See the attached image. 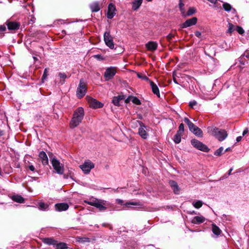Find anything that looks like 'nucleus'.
Wrapping results in <instances>:
<instances>
[{
  "label": "nucleus",
  "mask_w": 249,
  "mask_h": 249,
  "mask_svg": "<svg viewBox=\"0 0 249 249\" xmlns=\"http://www.w3.org/2000/svg\"><path fill=\"white\" fill-rule=\"evenodd\" d=\"M85 203L98 208L100 211H105L107 209L114 210V205L109 202L103 199L92 197L89 200H84Z\"/></svg>",
  "instance_id": "nucleus-1"
},
{
  "label": "nucleus",
  "mask_w": 249,
  "mask_h": 249,
  "mask_svg": "<svg viewBox=\"0 0 249 249\" xmlns=\"http://www.w3.org/2000/svg\"><path fill=\"white\" fill-rule=\"evenodd\" d=\"M84 116V109L79 107L74 111L70 123V127L74 128L77 127L81 122Z\"/></svg>",
  "instance_id": "nucleus-2"
},
{
  "label": "nucleus",
  "mask_w": 249,
  "mask_h": 249,
  "mask_svg": "<svg viewBox=\"0 0 249 249\" xmlns=\"http://www.w3.org/2000/svg\"><path fill=\"white\" fill-rule=\"evenodd\" d=\"M207 131L210 134L215 137L219 141H224L228 136V134L225 130L219 129L214 126L208 127Z\"/></svg>",
  "instance_id": "nucleus-3"
},
{
  "label": "nucleus",
  "mask_w": 249,
  "mask_h": 249,
  "mask_svg": "<svg viewBox=\"0 0 249 249\" xmlns=\"http://www.w3.org/2000/svg\"><path fill=\"white\" fill-rule=\"evenodd\" d=\"M184 122L188 125L189 130L197 137H202V131L197 126H196L187 118L184 119Z\"/></svg>",
  "instance_id": "nucleus-4"
},
{
  "label": "nucleus",
  "mask_w": 249,
  "mask_h": 249,
  "mask_svg": "<svg viewBox=\"0 0 249 249\" xmlns=\"http://www.w3.org/2000/svg\"><path fill=\"white\" fill-rule=\"evenodd\" d=\"M51 163L56 173L59 175L63 174L64 172V167L63 164L61 163L59 161L55 158L52 159Z\"/></svg>",
  "instance_id": "nucleus-5"
},
{
  "label": "nucleus",
  "mask_w": 249,
  "mask_h": 249,
  "mask_svg": "<svg viewBox=\"0 0 249 249\" xmlns=\"http://www.w3.org/2000/svg\"><path fill=\"white\" fill-rule=\"evenodd\" d=\"M80 167L85 174H88L94 167V164L89 160H86Z\"/></svg>",
  "instance_id": "nucleus-6"
},
{
  "label": "nucleus",
  "mask_w": 249,
  "mask_h": 249,
  "mask_svg": "<svg viewBox=\"0 0 249 249\" xmlns=\"http://www.w3.org/2000/svg\"><path fill=\"white\" fill-rule=\"evenodd\" d=\"M191 144L194 147L203 152H208L209 150V148L206 145L196 139L192 140Z\"/></svg>",
  "instance_id": "nucleus-7"
},
{
  "label": "nucleus",
  "mask_w": 249,
  "mask_h": 249,
  "mask_svg": "<svg viewBox=\"0 0 249 249\" xmlns=\"http://www.w3.org/2000/svg\"><path fill=\"white\" fill-rule=\"evenodd\" d=\"M104 39L106 45L110 49H113L114 48L113 37L110 35L109 32L106 31L105 32L104 34Z\"/></svg>",
  "instance_id": "nucleus-8"
},
{
  "label": "nucleus",
  "mask_w": 249,
  "mask_h": 249,
  "mask_svg": "<svg viewBox=\"0 0 249 249\" xmlns=\"http://www.w3.org/2000/svg\"><path fill=\"white\" fill-rule=\"evenodd\" d=\"M86 90L87 88L86 85L84 84L83 81L81 80L77 89V97L79 98L83 97L86 93Z\"/></svg>",
  "instance_id": "nucleus-9"
},
{
  "label": "nucleus",
  "mask_w": 249,
  "mask_h": 249,
  "mask_svg": "<svg viewBox=\"0 0 249 249\" xmlns=\"http://www.w3.org/2000/svg\"><path fill=\"white\" fill-rule=\"evenodd\" d=\"M87 100L89 104V107L93 108H101L103 106V104L98 101L95 99L90 97H87Z\"/></svg>",
  "instance_id": "nucleus-10"
},
{
  "label": "nucleus",
  "mask_w": 249,
  "mask_h": 249,
  "mask_svg": "<svg viewBox=\"0 0 249 249\" xmlns=\"http://www.w3.org/2000/svg\"><path fill=\"white\" fill-rule=\"evenodd\" d=\"M116 73V68L114 67H109L107 69L104 73V77L106 80L108 81L111 79Z\"/></svg>",
  "instance_id": "nucleus-11"
},
{
  "label": "nucleus",
  "mask_w": 249,
  "mask_h": 249,
  "mask_svg": "<svg viewBox=\"0 0 249 249\" xmlns=\"http://www.w3.org/2000/svg\"><path fill=\"white\" fill-rule=\"evenodd\" d=\"M197 21V19L196 17L187 19L181 25V27L185 28L194 25L196 23Z\"/></svg>",
  "instance_id": "nucleus-12"
},
{
  "label": "nucleus",
  "mask_w": 249,
  "mask_h": 249,
  "mask_svg": "<svg viewBox=\"0 0 249 249\" xmlns=\"http://www.w3.org/2000/svg\"><path fill=\"white\" fill-rule=\"evenodd\" d=\"M116 8L114 4L110 3L108 6L107 17L108 18H112L115 15Z\"/></svg>",
  "instance_id": "nucleus-13"
},
{
  "label": "nucleus",
  "mask_w": 249,
  "mask_h": 249,
  "mask_svg": "<svg viewBox=\"0 0 249 249\" xmlns=\"http://www.w3.org/2000/svg\"><path fill=\"white\" fill-rule=\"evenodd\" d=\"M6 24L10 30H16L19 28L20 24L14 21H7Z\"/></svg>",
  "instance_id": "nucleus-14"
},
{
  "label": "nucleus",
  "mask_w": 249,
  "mask_h": 249,
  "mask_svg": "<svg viewBox=\"0 0 249 249\" xmlns=\"http://www.w3.org/2000/svg\"><path fill=\"white\" fill-rule=\"evenodd\" d=\"M206 218L202 215L196 216L192 219L191 222L194 224H199L204 222Z\"/></svg>",
  "instance_id": "nucleus-15"
},
{
  "label": "nucleus",
  "mask_w": 249,
  "mask_h": 249,
  "mask_svg": "<svg viewBox=\"0 0 249 249\" xmlns=\"http://www.w3.org/2000/svg\"><path fill=\"white\" fill-rule=\"evenodd\" d=\"M147 49L150 51H155L158 47V44L155 41H149L145 45Z\"/></svg>",
  "instance_id": "nucleus-16"
},
{
  "label": "nucleus",
  "mask_w": 249,
  "mask_h": 249,
  "mask_svg": "<svg viewBox=\"0 0 249 249\" xmlns=\"http://www.w3.org/2000/svg\"><path fill=\"white\" fill-rule=\"evenodd\" d=\"M55 210L57 211H66L69 208V205L65 203H58L55 205Z\"/></svg>",
  "instance_id": "nucleus-17"
},
{
  "label": "nucleus",
  "mask_w": 249,
  "mask_h": 249,
  "mask_svg": "<svg viewBox=\"0 0 249 249\" xmlns=\"http://www.w3.org/2000/svg\"><path fill=\"white\" fill-rule=\"evenodd\" d=\"M145 126L144 125H141L140 127L139 128V134L143 139H147L148 134L145 130Z\"/></svg>",
  "instance_id": "nucleus-18"
},
{
  "label": "nucleus",
  "mask_w": 249,
  "mask_h": 249,
  "mask_svg": "<svg viewBox=\"0 0 249 249\" xmlns=\"http://www.w3.org/2000/svg\"><path fill=\"white\" fill-rule=\"evenodd\" d=\"M38 156L41 160L42 163L43 165H47L48 164V158L45 152H40Z\"/></svg>",
  "instance_id": "nucleus-19"
},
{
  "label": "nucleus",
  "mask_w": 249,
  "mask_h": 249,
  "mask_svg": "<svg viewBox=\"0 0 249 249\" xmlns=\"http://www.w3.org/2000/svg\"><path fill=\"white\" fill-rule=\"evenodd\" d=\"M150 84L153 92L155 94L157 95L158 97H160V91L157 85L155 84L153 81H150Z\"/></svg>",
  "instance_id": "nucleus-20"
},
{
  "label": "nucleus",
  "mask_w": 249,
  "mask_h": 249,
  "mask_svg": "<svg viewBox=\"0 0 249 249\" xmlns=\"http://www.w3.org/2000/svg\"><path fill=\"white\" fill-rule=\"evenodd\" d=\"M169 185L172 187V189L174 190V192L175 194H178L179 193V190L177 184V183L173 180H171L169 182Z\"/></svg>",
  "instance_id": "nucleus-21"
},
{
  "label": "nucleus",
  "mask_w": 249,
  "mask_h": 249,
  "mask_svg": "<svg viewBox=\"0 0 249 249\" xmlns=\"http://www.w3.org/2000/svg\"><path fill=\"white\" fill-rule=\"evenodd\" d=\"M124 99V96L123 95H118L117 96H115L112 100V103L115 106H119L120 101L123 100Z\"/></svg>",
  "instance_id": "nucleus-22"
},
{
  "label": "nucleus",
  "mask_w": 249,
  "mask_h": 249,
  "mask_svg": "<svg viewBox=\"0 0 249 249\" xmlns=\"http://www.w3.org/2000/svg\"><path fill=\"white\" fill-rule=\"evenodd\" d=\"M142 0H135L132 2V9L134 11L137 10L141 6Z\"/></svg>",
  "instance_id": "nucleus-23"
},
{
  "label": "nucleus",
  "mask_w": 249,
  "mask_h": 249,
  "mask_svg": "<svg viewBox=\"0 0 249 249\" xmlns=\"http://www.w3.org/2000/svg\"><path fill=\"white\" fill-rule=\"evenodd\" d=\"M90 8L92 12H97L100 10L99 4L97 2H94L90 5Z\"/></svg>",
  "instance_id": "nucleus-24"
},
{
  "label": "nucleus",
  "mask_w": 249,
  "mask_h": 249,
  "mask_svg": "<svg viewBox=\"0 0 249 249\" xmlns=\"http://www.w3.org/2000/svg\"><path fill=\"white\" fill-rule=\"evenodd\" d=\"M12 199L14 201L18 202V203H23L24 201V198L21 196H19V195L13 196L12 197Z\"/></svg>",
  "instance_id": "nucleus-25"
},
{
  "label": "nucleus",
  "mask_w": 249,
  "mask_h": 249,
  "mask_svg": "<svg viewBox=\"0 0 249 249\" xmlns=\"http://www.w3.org/2000/svg\"><path fill=\"white\" fill-rule=\"evenodd\" d=\"M212 231L217 236L220 235L221 232L220 229L214 224H212Z\"/></svg>",
  "instance_id": "nucleus-26"
},
{
  "label": "nucleus",
  "mask_w": 249,
  "mask_h": 249,
  "mask_svg": "<svg viewBox=\"0 0 249 249\" xmlns=\"http://www.w3.org/2000/svg\"><path fill=\"white\" fill-rule=\"evenodd\" d=\"M56 249H67V244L63 242L55 243Z\"/></svg>",
  "instance_id": "nucleus-27"
},
{
  "label": "nucleus",
  "mask_w": 249,
  "mask_h": 249,
  "mask_svg": "<svg viewBox=\"0 0 249 249\" xmlns=\"http://www.w3.org/2000/svg\"><path fill=\"white\" fill-rule=\"evenodd\" d=\"M182 134L178 132L174 137V142L176 143H179L181 142V136Z\"/></svg>",
  "instance_id": "nucleus-28"
},
{
  "label": "nucleus",
  "mask_w": 249,
  "mask_h": 249,
  "mask_svg": "<svg viewBox=\"0 0 249 249\" xmlns=\"http://www.w3.org/2000/svg\"><path fill=\"white\" fill-rule=\"evenodd\" d=\"M192 205L196 209H199L202 207L203 202L201 200L194 201L192 202Z\"/></svg>",
  "instance_id": "nucleus-29"
},
{
  "label": "nucleus",
  "mask_w": 249,
  "mask_h": 249,
  "mask_svg": "<svg viewBox=\"0 0 249 249\" xmlns=\"http://www.w3.org/2000/svg\"><path fill=\"white\" fill-rule=\"evenodd\" d=\"M39 209L42 211H46L48 210V205L44 202H40L38 204Z\"/></svg>",
  "instance_id": "nucleus-30"
},
{
  "label": "nucleus",
  "mask_w": 249,
  "mask_h": 249,
  "mask_svg": "<svg viewBox=\"0 0 249 249\" xmlns=\"http://www.w3.org/2000/svg\"><path fill=\"white\" fill-rule=\"evenodd\" d=\"M76 241L78 242L84 243V242H89V238L86 237H77L76 238Z\"/></svg>",
  "instance_id": "nucleus-31"
},
{
  "label": "nucleus",
  "mask_w": 249,
  "mask_h": 249,
  "mask_svg": "<svg viewBox=\"0 0 249 249\" xmlns=\"http://www.w3.org/2000/svg\"><path fill=\"white\" fill-rule=\"evenodd\" d=\"M183 6H184V3H183L182 0H180L179 3V7L180 9V11H181L182 16H185V10H184V8H183Z\"/></svg>",
  "instance_id": "nucleus-32"
},
{
  "label": "nucleus",
  "mask_w": 249,
  "mask_h": 249,
  "mask_svg": "<svg viewBox=\"0 0 249 249\" xmlns=\"http://www.w3.org/2000/svg\"><path fill=\"white\" fill-rule=\"evenodd\" d=\"M48 72H49L48 69H47V68L45 69L44 72H43V74L42 75V79H41L42 82H44V81L46 80L47 76L48 75Z\"/></svg>",
  "instance_id": "nucleus-33"
},
{
  "label": "nucleus",
  "mask_w": 249,
  "mask_h": 249,
  "mask_svg": "<svg viewBox=\"0 0 249 249\" xmlns=\"http://www.w3.org/2000/svg\"><path fill=\"white\" fill-rule=\"evenodd\" d=\"M196 12V9L193 7H191L189 9L186 14L185 13V15L190 16L194 14Z\"/></svg>",
  "instance_id": "nucleus-34"
},
{
  "label": "nucleus",
  "mask_w": 249,
  "mask_h": 249,
  "mask_svg": "<svg viewBox=\"0 0 249 249\" xmlns=\"http://www.w3.org/2000/svg\"><path fill=\"white\" fill-rule=\"evenodd\" d=\"M234 25L231 23H229L227 33H228L229 34H231L234 31Z\"/></svg>",
  "instance_id": "nucleus-35"
},
{
  "label": "nucleus",
  "mask_w": 249,
  "mask_h": 249,
  "mask_svg": "<svg viewBox=\"0 0 249 249\" xmlns=\"http://www.w3.org/2000/svg\"><path fill=\"white\" fill-rule=\"evenodd\" d=\"M223 7L224 9V10L227 12L230 11L231 9V5L228 3H224L223 4Z\"/></svg>",
  "instance_id": "nucleus-36"
},
{
  "label": "nucleus",
  "mask_w": 249,
  "mask_h": 249,
  "mask_svg": "<svg viewBox=\"0 0 249 249\" xmlns=\"http://www.w3.org/2000/svg\"><path fill=\"white\" fill-rule=\"evenodd\" d=\"M132 102L136 105H140L141 104L140 100L136 97L132 96Z\"/></svg>",
  "instance_id": "nucleus-37"
},
{
  "label": "nucleus",
  "mask_w": 249,
  "mask_h": 249,
  "mask_svg": "<svg viewBox=\"0 0 249 249\" xmlns=\"http://www.w3.org/2000/svg\"><path fill=\"white\" fill-rule=\"evenodd\" d=\"M124 205L126 207L129 208L130 205L137 206V205H140V204L139 202H126L125 204H124Z\"/></svg>",
  "instance_id": "nucleus-38"
},
{
  "label": "nucleus",
  "mask_w": 249,
  "mask_h": 249,
  "mask_svg": "<svg viewBox=\"0 0 249 249\" xmlns=\"http://www.w3.org/2000/svg\"><path fill=\"white\" fill-rule=\"evenodd\" d=\"M45 243H46L48 244L49 245H55V243H56V241L55 240H53L52 238H46L45 239Z\"/></svg>",
  "instance_id": "nucleus-39"
},
{
  "label": "nucleus",
  "mask_w": 249,
  "mask_h": 249,
  "mask_svg": "<svg viewBox=\"0 0 249 249\" xmlns=\"http://www.w3.org/2000/svg\"><path fill=\"white\" fill-rule=\"evenodd\" d=\"M223 150V147H220L219 149L216 150L214 153V155L217 156H220L221 155L222 152Z\"/></svg>",
  "instance_id": "nucleus-40"
},
{
  "label": "nucleus",
  "mask_w": 249,
  "mask_h": 249,
  "mask_svg": "<svg viewBox=\"0 0 249 249\" xmlns=\"http://www.w3.org/2000/svg\"><path fill=\"white\" fill-rule=\"evenodd\" d=\"M184 130V124L182 123H181L180 124V125L178 127V131L177 132L182 134L183 133Z\"/></svg>",
  "instance_id": "nucleus-41"
},
{
  "label": "nucleus",
  "mask_w": 249,
  "mask_h": 249,
  "mask_svg": "<svg viewBox=\"0 0 249 249\" xmlns=\"http://www.w3.org/2000/svg\"><path fill=\"white\" fill-rule=\"evenodd\" d=\"M236 30L237 31V32L240 34H242L244 32V31L243 29V28L239 26H236Z\"/></svg>",
  "instance_id": "nucleus-42"
},
{
  "label": "nucleus",
  "mask_w": 249,
  "mask_h": 249,
  "mask_svg": "<svg viewBox=\"0 0 249 249\" xmlns=\"http://www.w3.org/2000/svg\"><path fill=\"white\" fill-rule=\"evenodd\" d=\"M175 36V34L170 33L167 36V38L168 40L169 41H170Z\"/></svg>",
  "instance_id": "nucleus-43"
},
{
  "label": "nucleus",
  "mask_w": 249,
  "mask_h": 249,
  "mask_svg": "<svg viewBox=\"0 0 249 249\" xmlns=\"http://www.w3.org/2000/svg\"><path fill=\"white\" fill-rule=\"evenodd\" d=\"M59 76L62 79H65L67 77L66 74L64 73H59Z\"/></svg>",
  "instance_id": "nucleus-44"
},
{
  "label": "nucleus",
  "mask_w": 249,
  "mask_h": 249,
  "mask_svg": "<svg viewBox=\"0 0 249 249\" xmlns=\"http://www.w3.org/2000/svg\"><path fill=\"white\" fill-rule=\"evenodd\" d=\"M138 76L142 79L148 80V78L145 75H142L140 74H138Z\"/></svg>",
  "instance_id": "nucleus-45"
},
{
  "label": "nucleus",
  "mask_w": 249,
  "mask_h": 249,
  "mask_svg": "<svg viewBox=\"0 0 249 249\" xmlns=\"http://www.w3.org/2000/svg\"><path fill=\"white\" fill-rule=\"evenodd\" d=\"M190 106L191 107H194L197 104V102L196 101H193L190 102Z\"/></svg>",
  "instance_id": "nucleus-46"
},
{
  "label": "nucleus",
  "mask_w": 249,
  "mask_h": 249,
  "mask_svg": "<svg viewBox=\"0 0 249 249\" xmlns=\"http://www.w3.org/2000/svg\"><path fill=\"white\" fill-rule=\"evenodd\" d=\"M131 98H132V96H129V97H128L125 100V103H129L130 102H131L132 101V99Z\"/></svg>",
  "instance_id": "nucleus-47"
},
{
  "label": "nucleus",
  "mask_w": 249,
  "mask_h": 249,
  "mask_svg": "<svg viewBox=\"0 0 249 249\" xmlns=\"http://www.w3.org/2000/svg\"><path fill=\"white\" fill-rule=\"evenodd\" d=\"M6 30V27L4 25H0V31L3 32Z\"/></svg>",
  "instance_id": "nucleus-48"
},
{
  "label": "nucleus",
  "mask_w": 249,
  "mask_h": 249,
  "mask_svg": "<svg viewBox=\"0 0 249 249\" xmlns=\"http://www.w3.org/2000/svg\"><path fill=\"white\" fill-rule=\"evenodd\" d=\"M116 202L118 203V204H123V203H124V201L122 199H116Z\"/></svg>",
  "instance_id": "nucleus-49"
},
{
  "label": "nucleus",
  "mask_w": 249,
  "mask_h": 249,
  "mask_svg": "<svg viewBox=\"0 0 249 249\" xmlns=\"http://www.w3.org/2000/svg\"><path fill=\"white\" fill-rule=\"evenodd\" d=\"M195 34L196 36L198 37H200L201 36V33L199 31L196 32Z\"/></svg>",
  "instance_id": "nucleus-50"
},
{
  "label": "nucleus",
  "mask_w": 249,
  "mask_h": 249,
  "mask_svg": "<svg viewBox=\"0 0 249 249\" xmlns=\"http://www.w3.org/2000/svg\"><path fill=\"white\" fill-rule=\"evenodd\" d=\"M29 169L32 171H35V167L33 165H30L29 166Z\"/></svg>",
  "instance_id": "nucleus-51"
},
{
  "label": "nucleus",
  "mask_w": 249,
  "mask_h": 249,
  "mask_svg": "<svg viewBox=\"0 0 249 249\" xmlns=\"http://www.w3.org/2000/svg\"><path fill=\"white\" fill-rule=\"evenodd\" d=\"M248 128H246L243 132V136H244L247 133H248Z\"/></svg>",
  "instance_id": "nucleus-52"
},
{
  "label": "nucleus",
  "mask_w": 249,
  "mask_h": 249,
  "mask_svg": "<svg viewBox=\"0 0 249 249\" xmlns=\"http://www.w3.org/2000/svg\"><path fill=\"white\" fill-rule=\"evenodd\" d=\"M208 1L211 2L212 3L215 4L217 1V0H207Z\"/></svg>",
  "instance_id": "nucleus-53"
},
{
  "label": "nucleus",
  "mask_w": 249,
  "mask_h": 249,
  "mask_svg": "<svg viewBox=\"0 0 249 249\" xmlns=\"http://www.w3.org/2000/svg\"><path fill=\"white\" fill-rule=\"evenodd\" d=\"M242 139V136H238L236 138V141L237 142H240Z\"/></svg>",
  "instance_id": "nucleus-54"
},
{
  "label": "nucleus",
  "mask_w": 249,
  "mask_h": 249,
  "mask_svg": "<svg viewBox=\"0 0 249 249\" xmlns=\"http://www.w3.org/2000/svg\"><path fill=\"white\" fill-rule=\"evenodd\" d=\"M189 213L191 214H196V213L195 211H193L190 212Z\"/></svg>",
  "instance_id": "nucleus-55"
},
{
  "label": "nucleus",
  "mask_w": 249,
  "mask_h": 249,
  "mask_svg": "<svg viewBox=\"0 0 249 249\" xmlns=\"http://www.w3.org/2000/svg\"><path fill=\"white\" fill-rule=\"evenodd\" d=\"M232 170V168L230 169V170H229V173H228L229 175H230L231 174V172Z\"/></svg>",
  "instance_id": "nucleus-56"
},
{
  "label": "nucleus",
  "mask_w": 249,
  "mask_h": 249,
  "mask_svg": "<svg viewBox=\"0 0 249 249\" xmlns=\"http://www.w3.org/2000/svg\"><path fill=\"white\" fill-rule=\"evenodd\" d=\"M3 134V132L2 130H0V136H2Z\"/></svg>",
  "instance_id": "nucleus-57"
},
{
  "label": "nucleus",
  "mask_w": 249,
  "mask_h": 249,
  "mask_svg": "<svg viewBox=\"0 0 249 249\" xmlns=\"http://www.w3.org/2000/svg\"><path fill=\"white\" fill-rule=\"evenodd\" d=\"M230 150V147L227 148L225 150V152L228 151H229Z\"/></svg>",
  "instance_id": "nucleus-58"
},
{
  "label": "nucleus",
  "mask_w": 249,
  "mask_h": 249,
  "mask_svg": "<svg viewBox=\"0 0 249 249\" xmlns=\"http://www.w3.org/2000/svg\"><path fill=\"white\" fill-rule=\"evenodd\" d=\"M100 56V55H95V57L96 58H99Z\"/></svg>",
  "instance_id": "nucleus-59"
},
{
  "label": "nucleus",
  "mask_w": 249,
  "mask_h": 249,
  "mask_svg": "<svg viewBox=\"0 0 249 249\" xmlns=\"http://www.w3.org/2000/svg\"><path fill=\"white\" fill-rule=\"evenodd\" d=\"M246 57H249V53H247V54Z\"/></svg>",
  "instance_id": "nucleus-60"
},
{
  "label": "nucleus",
  "mask_w": 249,
  "mask_h": 249,
  "mask_svg": "<svg viewBox=\"0 0 249 249\" xmlns=\"http://www.w3.org/2000/svg\"><path fill=\"white\" fill-rule=\"evenodd\" d=\"M147 1H152V0H146Z\"/></svg>",
  "instance_id": "nucleus-61"
}]
</instances>
